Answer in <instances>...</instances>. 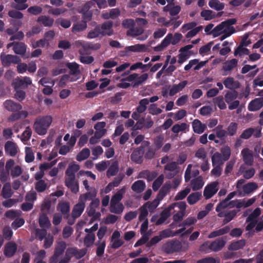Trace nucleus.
I'll list each match as a JSON object with an SVG mask.
<instances>
[{
  "label": "nucleus",
  "instance_id": "obj_1",
  "mask_svg": "<svg viewBox=\"0 0 263 263\" xmlns=\"http://www.w3.org/2000/svg\"><path fill=\"white\" fill-rule=\"evenodd\" d=\"M191 232L184 231V233L181 234V238L182 242L176 239L167 241L162 246L163 251L166 254L186 251L189 248V243L187 240H183V239H187L189 234Z\"/></svg>",
  "mask_w": 263,
  "mask_h": 263
},
{
  "label": "nucleus",
  "instance_id": "obj_2",
  "mask_svg": "<svg viewBox=\"0 0 263 263\" xmlns=\"http://www.w3.org/2000/svg\"><path fill=\"white\" fill-rule=\"evenodd\" d=\"M113 22L112 21H106L102 24L97 25L93 30H90L87 33L88 39H94L99 37L100 35L110 36L113 34L112 29Z\"/></svg>",
  "mask_w": 263,
  "mask_h": 263
},
{
  "label": "nucleus",
  "instance_id": "obj_3",
  "mask_svg": "<svg viewBox=\"0 0 263 263\" xmlns=\"http://www.w3.org/2000/svg\"><path fill=\"white\" fill-rule=\"evenodd\" d=\"M52 121V118L50 116H45L37 118L33 125L35 132L40 135H45Z\"/></svg>",
  "mask_w": 263,
  "mask_h": 263
},
{
  "label": "nucleus",
  "instance_id": "obj_4",
  "mask_svg": "<svg viewBox=\"0 0 263 263\" xmlns=\"http://www.w3.org/2000/svg\"><path fill=\"white\" fill-rule=\"evenodd\" d=\"M238 96V93L235 90L228 91L225 94L224 100L226 103L229 104V109L230 110L236 109L239 105V101L235 100Z\"/></svg>",
  "mask_w": 263,
  "mask_h": 263
},
{
  "label": "nucleus",
  "instance_id": "obj_5",
  "mask_svg": "<svg viewBox=\"0 0 263 263\" xmlns=\"http://www.w3.org/2000/svg\"><path fill=\"white\" fill-rule=\"evenodd\" d=\"M182 232V231H160L159 235L155 236L153 237L150 241L147 243L146 246L147 247H151L159 242L162 239L176 236Z\"/></svg>",
  "mask_w": 263,
  "mask_h": 263
},
{
  "label": "nucleus",
  "instance_id": "obj_6",
  "mask_svg": "<svg viewBox=\"0 0 263 263\" xmlns=\"http://www.w3.org/2000/svg\"><path fill=\"white\" fill-rule=\"evenodd\" d=\"M85 208V203H82V202L80 200L73 206L70 215V218L68 220V224L69 225H72L74 223L76 219L82 215Z\"/></svg>",
  "mask_w": 263,
  "mask_h": 263
},
{
  "label": "nucleus",
  "instance_id": "obj_7",
  "mask_svg": "<svg viewBox=\"0 0 263 263\" xmlns=\"http://www.w3.org/2000/svg\"><path fill=\"white\" fill-rule=\"evenodd\" d=\"M31 84L32 80L30 77H24L22 79L17 77L13 80L12 86L14 90H17L27 88Z\"/></svg>",
  "mask_w": 263,
  "mask_h": 263
},
{
  "label": "nucleus",
  "instance_id": "obj_8",
  "mask_svg": "<svg viewBox=\"0 0 263 263\" xmlns=\"http://www.w3.org/2000/svg\"><path fill=\"white\" fill-rule=\"evenodd\" d=\"M2 65L5 67L10 66L12 64H16L21 62L20 58L17 55L6 54L2 53L0 56Z\"/></svg>",
  "mask_w": 263,
  "mask_h": 263
},
{
  "label": "nucleus",
  "instance_id": "obj_9",
  "mask_svg": "<svg viewBox=\"0 0 263 263\" xmlns=\"http://www.w3.org/2000/svg\"><path fill=\"white\" fill-rule=\"evenodd\" d=\"M228 238L227 236H222L216 239L214 241L210 242V247L212 251L218 252L222 250L225 246Z\"/></svg>",
  "mask_w": 263,
  "mask_h": 263
},
{
  "label": "nucleus",
  "instance_id": "obj_10",
  "mask_svg": "<svg viewBox=\"0 0 263 263\" xmlns=\"http://www.w3.org/2000/svg\"><path fill=\"white\" fill-rule=\"evenodd\" d=\"M218 184L217 181H214L205 187L203 191V196L205 199L211 198L217 193L218 191V189L217 188Z\"/></svg>",
  "mask_w": 263,
  "mask_h": 263
},
{
  "label": "nucleus",
  "instance_id": "obj_11",
  "mask_svg": "<svg viewBox=\"0 0 263 263\" xmlns=\"http://www.w3.org/2000/svg\"><path fill=\"white\" fill-rule=\"evenodd\" d=\"M57 210L61 212L64 218L66 219L68 223V220L70 218L69 203L66 201L59 202L57 206Z\"/></svg>",
  "mask_w": 263,
  "mask_h": 263
},
{
  "label": "nucleus",
  "instance_id": "obj_12",
  "mask_svg": "<svg viewBox=\"0 0 263 263\" xmlns=\"http://www.w3.org/2000/svg\"><path fill=\"white\" fill-rule=\"evenodd\" d=\"M3 105L6 110L11 112H16L22 109V106L20 103L10 99L6 100Z\"/></svg>",
  "mask_w": 263,
  "mask_h": 263
},
{
  "label": "nucleus",
  "instance_id": "obj_13",
  "mask_svg": "<svg viewBox=\"0 0 263 263\" xmlns=\"http://www.w3.org/2000/svg\"><path fill=\"white\" fill-rule=\"evenodd\" d=\"M237 211L236 210H224L222 212L218 213L217 216L219 217H224V222L228 223L231 221L236 216L237 213Z\"/></svg>",
  "mask_w": 263,
  "mask_h": 263
},
{
  "label": "nucleus",
  "instance_id": "obj_14",
  "mask_svg": "<svg viewBox=\"0 0 263 263\" xmlns=\"http://www.w3.org/2000/svg\"><path fill=\"white\" fill-rule=\"evenodd\" d=\"M263 106V97L255 98L249 104L248 108L249 111H255Z\"/></svg>",
  "mask_w": 263,
  "mask_h": 263
},
{
  "label": "nucleus",
  "instance_id": "obj_15",
  "mask_svg": "<svg viewBox=\"0 0 263 263\" xmlns=\"http://www.w3.org/2000/svg\"><path fill=\"white\" fill-rule=\"evenodd\" d=\"M144 151H142L141 148L137 147L135 148L130 155L132 161L137 164H141L143 162V156Z\"/></svg>",
  "mask_w": 263,
  "mask_h": 263
},
{
  "label": "nucleus",
  "instance_id": "obj_16",
  "mask_svg": "<svg viewBox=\"0 0 263 263\" xmlns=\"http://www.w3.org/2000/svg\"><path fill=\"white\" fill-rule=\"evenodd\" d=\"M39 223L40 227L42 229L41 230H46L49 229L51 226V223L47 214L42 213L40 215L39 218ZM35 230H41L37 229Z\"/></svg>",
  "mask_w": 263,
  "mask_h": 263
},
{
  "label": "nucleus",
  "instance_id": "obj_17",
  "mask_svg": "<svg viewBox=\"0 0 263 263\" xmlns=\"http://www.w3.org/2000/svg\"><path fill=\"white\" fill-rule=\"evenodd\" d=\"M4 147L6 154L11 157L15 156L17 153V147L16 144L12 141L6 142Z\"/></svg>",
  "mask_w": 263,
  "mask_h": 263
},
{
  "label": "nucleus",
  "instance_id": "obj_18",
  "mask_svg": "<svg viewBox=\"0 0 263 263\" xmlns=\"http://www.w3.org/2000/svg\"><path fill=\"white\" fill-rule=\"evenodd\" d=\"M67 254L71 258L74 256L77 259H80L84 256L86 253V249L79 250L76 248H68L67 250Z\"/></svg>",
  "mask_w": 263,
  "mask_h": 263
},
{
  "label": "nucleus",
  "instance_id": "obj_19",
  "mask_svg": "<svg viewBox=\"0 0 263 263\" xmlns=\"http://www.w3.org/2000/svg\"><path fill=\"white\" fill-rule=\"evenodd\" d=\"M79 169L80 166L78 164L75 163L69 164L65 172V174L67 176L66 179H75V173L77 172Z\"/></svg>",
  "mask_w": 263,
  "mask_h": 263
},
{
  "label": "nucleus",
  "instance_id": "obj_20",
  "mask_svg": "<svg viewBox=\"0 0 263 263\" xmlns=\"http://www.w3.org/2000/svg\"><path fill=\"white\" fill-rule=\"evenodd\" d=\"M225 87L230 89H237L240 87V83L238 81H235L232 77L227 78L223 82Z\"/></svg>",
  "mask_w": 263,
  "mask_h": 263
},
{
  "label": "nucleus",
  "instance_id": "obj_21",
  "mask_svg": "<svg viewBox=\"0 0 263 263\" xmlns=\"http://www.w3.org/2000/svg\"><path fill=\"white\" fill-rule=\"evenodd\" d=\"M17 250V246L14 242H8L5 247L4 250V254L8 257H11L13 256Z\"/></svg>",
  "mask_w": 263,
  "mask_h": 263
},
{
  "label": "nucleus",
  "instance_id": "obj_22",
  "mask_svg": "<svg viewBox=\"0 0 263 263\" xmlns=\"http://www.w3.org/2000/svg\"><path fill=\"white\" fill-rule=\"evenodd\" d=\"M79 77H74L72 75L70 74L69 73L68 74H64L63 75L59 81V86L61 87H65L66 83L68 82H72L76 81L78 80Z\"/></svg>",
  "mask_w": 263,
  "mask_h": 263
},
{
  "label": "nucleus",
  "instance_id": "obj_23",
  "mask_svg": "<svg viewBox=\"0 0 263 263\" xmlns=\"http://www.w3.org/2000/svg\"><path fill=\"white\" fill-rule=\"evenodd\" d=\"M193 131L198 134H201L204 132L206 126V125L201 123L198 119H195L192 122Z\"/></svg>",
  "mask_w": 263,
  "mask_h": 263
},
{
  "label": "nucleus",
  "instance_id": "obj_24",
  "mask_svg": "<svg viewBox=\"0 0 263 263\" xmlns=\"http://www.w3.org/2000/svg\"><path fill=\"white\" fill-rule=\"evenodd\" d=\"M172 34L171 33L168 34L162 40L160 44L154 47V50L156 51H162L170 45L172 42Z\"/></svg>",
  "mask_w": 263,
  "mask_h": 263
},
{
  "label": "nucleus",
  "instance_id": "obj_25",
  "mask_svg": "<svg viewBox=\"0 0 263 263\" xmlns=\"http://www.w3.org/2000/svg\"><path fill=\"white\" fill-rule=\"evenodd\" d=\"M65 185L70 189L73 193L76 194L79 191V183L75 181V179H66Z\"/></svg>",
  "mask_w": 263,
  "mask_h": 263
},
{
  "label": "nucleus",
  "instance_id": "obj_26",
  "mask_svg": "<svg viewBox=\"0 0 263 263\" xmlns=\"http://www.w3.org/2000/svg\"><path fill=\"white\" fill-rule=\"evenodd\" d=\"M27 46L23 42H16L15 47L13 48L14 52L23 57L26 52Z\"/></svg>",
  "mask_w": 263,
  "mask_h": 263
},
{
  "label": "nucleus",
  "instance_id": "obj_27",
  "mask_svg": "<svg viewBox=\"0 0 263 263\" xmlns=\"http://www.w3.org/2000/svg\"><path fill=\"white\" fill-rule=\"evenodd\" d=\"M241 154L245 163L246 164L251 165L253 162V157L249 149L248 148L243 149L241 151Z\"/></svg>",
  "mask_w": 263,
  "mask_h": 263
},
{
  "label": "nucleus",
  "instance_id": "obj_28",
  "mask_svg": "<svg viewBox=\"0 0 263 263\" xmlns=\"http://www.w3.org/2000/svg\"><path fill=\"white\" fill-rule=\"evenodd\" d=\"M245 245L246 240L245 239H240L231 242L228 246V249L229 251H237L242 249Z\"/></svg>",
  "mask_w": 263,
  "mask_h": 263
},
{
  "label": "nucleus",
  "instance_id": "obj_29",
  "mask_svg": "<svg viewBox=\"0 0 263 263\" xmlns=\"http://www.w3.org/2000/svg\"><path fill=\"white\" fill-rule=\"evenodd\" d=\"M87 23L86 21L81 20L74 23L72 27L73 32H78L85 30L87 28Z\"/></svg>",
  "mask_w": 263,
  "mask_h": 263
},
{
  "label": "nucleus",
  "instance_id": "obj_30",
  "mask_svg": "<svg viewBox=\"0 0 263 263\" xmlns=\"http://www.w3.org/2000/svg\"><path fill=\"white\" fill-rule=\"evenodd\" d=\"M144 31V30L142 27H133L127 31L126 35L129 36L135 37L142 34Z\"/></svg>",
  "mask_w": 263,
  "mask_h": 263
},
{
  "label": "nucleus",
  "instance_id": "obj_31",
  "mask_svg": "<svg viewBox=\"0 0 263 263\" xmlns=\"http://www.w3.org/2000/svg\"><path fill=\"white\" fill-rule=\"evenodd\" d=\"M67 67L69 69V73L74 77H77V75L80 73L79 65L75 62L67 63L66 64Z\"/></svg>",
  "mask_w": 263,
  "mask_h": 263
},
{
  "label": "nucleus",
  "instance_id": "obj_32",
  "mask_svg": "<svg viewBox=\"0 0 263 263\" xmlns=\"http://www.w3.org/2000/svg\"><path fill=\"white\" fill-rule=\"evenodd\" d=\"M37 22L41 23L45 27H51L54 23V20L46 15H41L37 20Z\"/></svg>",
  "mask_w": 263,
  "mask_h": 263
},
{
  "label": "nucleus",
  "instance_id": "obj_33",
  "mask_svg": "<svg viewBox=\"0 0 263 263\" xmlns=\"http://www.w3.org/2000/svg\"><path fill=\"white\" fill-rule=\"evenodd\" d=\"M88 233L85 236L84 239V245L88 248L91 247L94 243L95 240V234L93 231H86Z\"/></svg>",
  "mask_w": 263,
  "mask_h": 263
},
{
  "label": "nucleus",
  "instance_id": "obj_34",
  "mask_svg": "<svg viewBox=\"0 0 263 263\" xmlns=\"http://www.w3.org/2000/svg\"><path fill=\"white\" fill-rule=\"evenodd\" d=\"M171 211L168 207L165 209L161 213L160 217L156 221V224L160 225L164 223L166 219L170 216Z\"/></svg>",
  "mask_w": 263,
  "mask_h": 263
},
{
  "label": "nucleus",
  "instance_id": "obj_35",
  "mask_svg": "<svg viewBox=\"0 0 263 263\" xmlns=\"http://www.w3.org/2000/svg\"><path fill=\"white\" fill-rule=\"evenodd\" d=\"M16 112H17L13 113L9 117V121H15L20 119L21 118H25L28 115V112L25 110H20Z\"/></svg>",
  "mask_w": 263,
  "mask_h": 263
},
{
  "label": "nucleus",
  "instance_id": "obj_36",
  "mask_svg": "<svg viewBox=\"0 0 263 263\" xmlns=\"http://www.w3.org/2000/svg\"><path fill=\"white\" fill-rule=\"evenodd\" d=\"M145 187V184L143 180H137L132 185V189L136 193H140L143 192Z\"/></svg>",
  "mask_w": 263,
  "mask_h": 263
},
{
  "label": "nucleus",
  "instance_id": "obj_37",
  "mask_svg": "<svg viewBox=\"0 0 263 263\" xmlns=\"http://www.w3.org/2000/svg\"><path fill=\"white\" fill-rule=\"evenodd\" d=\"M258 187V184L256 182H251L245 184L242 186V190L245 194H249L257 190Z\"/></svg>",
  "mask_w": 263,
  "mask_h": 263
},
{
  "label": "nucleus",
  "instance_id": "obj_38",
  "mask_svg": "<svg viewBox=\"0 0 263 263\" xmlns=\"http://www.w3.org/2000/svg\"><path fill=\"white\" fill-rule=\"evenodd\" d=\"M249 50L247 48H245L242 43H240L234 52V55L235 57L238 55L241 57L243 55H249Z\"/></svg>",
  "mask_w": 263,
  "mask_h": 263
},
{
  "label": "nucleus",
  "instance_id": "obj_39",
  "mask_svg": "<svg viewBox=\"0 0 263 263\" xmlns=\"http://www.w3.org/2000/svg\"><path fill=\"white\" fill-rule=\"evenodd\" d=\"M197 221V219L195 217H189L179 225L182 228L179 229L178 230H185L186 229L193 225Z\"/></svg>",
  "mask_w": 263,
  "mask_h": 263
},
{
  "label": "nucleus",
  "instance_id": "obj_40",
  "mask_svg": "<svg viewBox=\"0 0 263 263\" xmlns=\"http://www.w3.org/2000/svg\"><path fill=\"white\" fill-rule=\"evenodd\" d=\"M238 64V61L236 59H233L224 63L222 69L224 71H230L234 68L236 67Z\"/></svg>",
  "mask_w": 263,
  "mask_h": 263
},
{
  "label": "nucleus",
  "instance_id": "obj_41",
  "mask_svg": "<svg viewBox=\"0 0 263 263\" xmlns=\"http://www.w3.org/2000/svg\"><path fill=\"white\" fill-rule=\"evenodd\" d=\"M119 171V163L117 161H114L111 165L109 167L106 175L108 177L110 176H115Z\"/></svg>",
  "mask_w": 263,
  "mask_h": 263
},
{
  "label": "nucleus",
  "instance_id": "obj_42",
  "mask_svg": "<svg viewBox=\"0 0 263 263\" xmlns=\"http://www.w3.org/2000/svg\"><path fill=\"white\" fill-rule=\"evenodd\" d=\"M191 184L192 185V190L195 191L201 189L204 185V182L201 177H198L193 179L191 182Z\"/></svg>",
  "mask_w": 263,
  "mask_h": 263
},
{
  "label": "nucleus",
  "instance_id": "obj_43",
  "mask_svg": "<svg viewBox=\"0 0 263 263\" xmlns=\"http://www.w3.org/2000/svg\"><path fill=\"white\" fill-rule=\"evenodd\" d=\"M152 231H141V234L142 232H145L142 234L141 238L139 239L135 244L134 247H137L142 245L145 244L149 239V236L151 235Z\"/></svg>",
  "mask_w": 263,
  "mask_h": 263
},
{
  "label": "nucleus",
  "instance_id": "obj_44",
  "mask_svg": "<svg viewBox=\"0 0 263 263\" xmlns=\"http://www.w3.org/2000/svg\"><path fill=\"white\" fill-rule=\"evenodd\" d=\"M148 78L147 73H144L140 76H138L136 81L132 83V86L133 88H137L139 86L142 85L145 81H146Z\"/></svg>",
  "mask_w": 263,
  "mask_h": 263
},
{
  "label": "nucleus",
  "instance_id": "obj_45",
  "mask_svg": "<svg viewBox=\"0 0 263 263\" xmlns=\"http://www.w3.org/2000/svg\"><path fill=\"white\" fill-rule=\"evenodd\" d=\"M170 188L171 187L170 185L164 184L159 190L156 199L159 201L162 200L166 195V194L170 192Z\"/></svg>",
  "mask_w": 263,
  "mask_h": 263
},
{
  "label": "nucleus",
  "instance_id": "obj_46",
  "mask_svg": "<svg viewBox=\"0 0 263 263\" xmlns=\"http://www.w3.org/2000/svg\"><path fill=\"white\" fill-rule=\"evenodd\" d=\"M96 196V193L88 192L85 194H81L79 198V200L85 203L87 200H92Z\"/></svg>",
  "mask_w": 263,
  "mask_h": 263
},
{
  "label": "nucleus",
  "instance_id": "obj_47",
  "mask_svg": "<svg viewBox=\"0 0 263 263\" xmlns=\"http://www.w3.org/2000/svg\"><path fill=\"white\" fill-rule=\"evenodd\" d=\"M210 7L217 11H220L224 9V4L218 0H210L209 2Z\"/></svg>",
  "mask_w": 263,
  "mask_h": 263
},
{
  "label": "nucleus",
  "instance_id": "obj_48",
  "mask_svg": "<svg viewBox=\"0 0 263 263\" xmlns=\"http://www.w3.org/2000/svg\"><path fill=\"white\" fill-rule=\"evenodd\" d=\"M48 183L44 180H40L35 183V189L39 193L44 192L48 187Z\"/></svg>",
  "mask_w": 263,
  "mask_h": 263
},
{
  "label": "nucleus",
  "instance_id": "obj_49",
  "mask_svg": "<svg viewBox=\"0 0 263 263\" xmlns=\"http://www.w3.org/2000/svg\"><path fill=\"white\" fill-rule=\"evenodd\" d=\"M201 197V194L199 192H194L191 194L187 198L188 203L190 205H193L196 203L198 200H199Z\"/></svg>",
  "mask_w": 263,
  "mask_h": 263
},
{
  "label": "nucleus",
  "instance_id": "obj_50",
  "mask_svg": "<svg viewBox=\"0 0 263 263\" xmlns=\"http://www.w3.org/2000/svg\"><path fill=\"white\" fill-rule=\"evenodd\" d=\"M89 155L90 150L88 148H84L77 155L76 159L81 162L88 158Z\"/></svg>",
  "mask_w": 263,
  "mask_h": 263
},
{
  "label": "nucleus",
  "instance_id": "obj_51",
  "mask_svg": "<svg viewBox=\"0 0 263 263\" xmlns=\"http://www.w3.org/2000/svg\"><path fill=\"white\" fill-rule=\"evenodd\" d=\"M66 248V243L63 241H59L56 246L54 253L58 256H61Z\"/></svg>",
  "mask_w": 263,
  "mask_h": 263
},
{
  "label": "nucleus",
  "instance_id": "obj_52",
  "mask_svg": "<svg viewBox=\"0 0 263 263\" xmlns=\"http://www.w3.org/2000/svg\"><path fill=\"white\" fill-rule=\"evenodd\" d=\"M124 206L122 203L110 204V211L111 213L120 214L122 213Z\"/></svg>",
  "mask_w": 263,
  "mask_h": 263
},
{
  "label": "nucleus",
  "instance_id": "obj_53",
  "mask_svg": "<svg viewBox=\"0 0 263 263\" xmlns=\"http://www.w3.org/2000/svg\"><path fill=\"white\" fill-rule=\"evenodd\" d=\"M2 196L4 198L7 199L11 197L13 194L10 185L9 184H5L2 189Z\"/></svg>",
  "mask_w": 263,
  "mask_h": 263
},
{
  "label": "nucleus",
  "instance_id": "obj_54",
  "mask_svg": "<svg viewBox=\"0 0 263 263\" xmlns=\"http://www.w3.org/2000/svg\"><path fill=\"white\" fill-rule=\"evenodd\" d=\"M200 15L205 21H210L216 17V13L211 10H203Z\"/></svg>",
  "mask_w": 263,
  "mask_h": 263
},
{
  "label": "nucleus",
  "instance_id": "obj_55",
  "mask_svg": "<svg viewBox=\"0 0 263 263\" xmlns=\"http://www.w3.org/2000/svg\"><path fill=\"white\" fill-rule=\"evenodd\" d=\"M124 193V189H121L114 195L111 199L110 204L120 203V201L123 198V194Z\"/></svg>",
  "mask_w": 263,
  "mask_h": 263
},
{
  "label": "nucleus",
  "instance_id": "obj_56",
  "mask_svg": "<svg viewBox=\"0 0 263 263\" xmlns=\"http://www.w3.org/2000/svg\"><path fill=\"white\" fill-rule=\"evenodd\" d=\"M213 103L220 109H225L227 108V106L223 101V97L222 96H219L214 98L213 99Z\"/></svg>",
  "mask_w": 263,
  "mask_h": 263
},
{
  "label": "nucleus",
  "instance_id": "obj_57",
  "mask_svg": "<svg viewBox=\"0 0 263 263\" xmlns=\"http://www.w3.org/2000/svg\"><path fill=\"white\" fill-rule=\"evenodd\" d=\"M126 49L132 52H142L146 49L145 45L144 44H136L133 46H127Z\"/></svg>",
  "mask_w": 263,
  "mask_h": 263
},
{
  "label": "nucleus",
  "instance_id": "obj_58",
  "mask_svg": "<svg viewBox=\"0 0 263 263\" xmlns=\"http://www.w3.org/2000/svg\"><path fill=\"white\" fill-rule=\"evenodd\" d=\"M149 103L148 99L147 98H144L141 100L139 102V104L138 106L137 107V111L139 113H143L144 112L146 108V105Z\"/></svg>",
  "mask_w": 263,
  "mask_h": 263
},
{
  "label": "nucleus",
  "instance_id": "obj_59",
  "mask_svg": "<svg viewBox=\"0 0 263 263\" xmlns=\"http://www.w3.org/2000/svg\"><path fill=\"white\" fill-rule=\"evenodd\" d=\"M220 151L223 161H226L228 160L230 157L231 153L230 147L228 146H225L221 148Z\"/></svg>",
  "mask_w": 263,
  "mask_h": 263
},
{
  "label": "nucleus",
  "instance_id": "obj_60",
  "mask_svg": "<svg viewBox=\"0 0 263 263\" xmlns=\"http://www.w3.org/2000/svg\"><path fill=\"white\" fill-rule=\"evenodd\" d=\"M188 127L185 123H182L180 124H176L172 128V131L175 134H178L180 132L184 131Z\"/></svg>",
  "mask_w": 263,
  "mask_h": 263
},
{
  "label": "nucleus",
  "instance_id": "obj_61",
  "mask_svg": "<svg viewBox=\"0 0 263 263\" xmlns=\"http://www.w3.org/2000/svg\"><path fill=\"white\" fill-rule=\"evenodd\" d=\"M25 161L27 163L32 162L34 159V154L31 147H26L25 148Z\"/></svg>",
  "mask_w": 263,
  "mask_h": 263
},
{
  "label": "nucleus",
  "instance_id": "obj_62",
  "mask_svg": "<svg viewBox=\"0 0 263 263\" xmlns=\"http://www.w3.org/2000/svg\"><path fill=\"white\" fill-rule=\"evenodd\" d=\"M222 157L221 154L219 152L215 153L212 157V162L213 166L215 165H220L222 163Z\"/></svg>",
  "mask_w": 263,
  "mask_h": 263
},
{
  "label": "nucleus",
  "instance_id": "obj_63",
  "mask_svg": "<svg viewBox=\"0 0 263 263\" xmlns=\"http://www.w3.org/2000/svg\"><path fill=\"white\" fill-rule=\"evenodd\" d=\"M238 124L236 122H231L227 128L228 135L233 136L235 135L237 131Z\"/></svg>",
  "mask_w": 263,
  "mask_h": 263
},
{
  "label": "nucleus",
  "instance_id": "obj_64",
  "mask_svg": "<svg viewBox=\"0 0 263 263\" xmlns=\"http://www.w3.org/2000/svg\"><path fill=\"white\" fill-rule=\"evenodd\" d=\"M159 202L160 201H158V200L155 199L152 202L148 201L143 205H145V207L147 208V209H148L150 212H153L158 206Z\"/></svg>",
  "mask_w": 263,
  "mask_h": 263
}]
</instances>
